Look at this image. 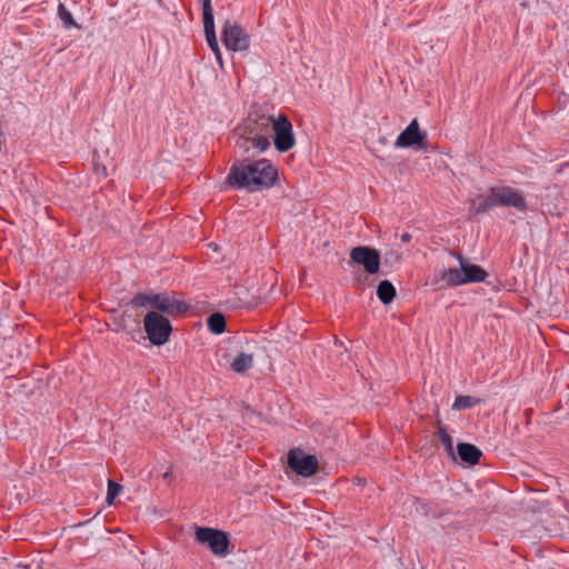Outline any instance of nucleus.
Instances as JSON below:
<instances>
[{"instance_id": "obj_1", "label": "nucleus", "mask_w": 569, "mask_h": 569, "mask_svg": "<svg viewBox=\"0 0 569 569\" xmlns=\"http://www.w3.org/2000/svg\"><path fill=\"white\" fill-rule=\"evenodd\" d=\"M277 179L278 170L268 159L237 160L227 177L233 188L249 192L270 189Z\"/></svg>"}, {"instance_id": "obj_2", "label": "nucleus", "mask_w": 569, "mask_h": 569, "mask_svg": "<svg viewBox=\"0 0 569 569\" xmlns=\"http://www.w3.org/2000/svg\"><path fill=\"white\" fill-rule=\"evenodd\" d=\"M273 114H257L249 117L243 127L242 133L237 146L248 150L250 147L259 152H264L270 148V137L272 131Z\"/></svg>"}, {"instance_id": "obj_3", "label": "nucleus", "mask_w": 569, "mask_h": 569, "mask_svg": "<svg viewBox=\"0 0 569 569\" xmlns=\"http://www.w3.org/2000/svg\"><path fill=\"white\" fill-rule=\"evenodd\" d=\"M495 207H511L519 212H525L528 208L521 192L509 186L491 187L487 196L481 198L479 202L472 201V209L476 214L487 212Z\"/></svg>"}, {"instance_id": "obj_4", "label": "nucleus", "mask_w": 569, "mask_h": 569, "mask_svg": "<svg viewBox=\"0 0 569 569\" xmlns=\"http://www.w3.org/2000/svg\"><path fill=\"white\" fill-rule=\"evenodd\" d=\"M143 327L150 342L154 346L164 345L172 331L170 321L156 311H150L146 315Z\"/></svg>"}, {"instance_id": "obj_5", "label": "nucleus", "mask_w": 569, "mask_h": 569, "mask_svg": "<svg viewBox=\"0 0 569 569\" xmlns=\"http://www.w3.org/2000/svg\"><path fill=\"white\" fill-rule=\"evenodd\" d=\"M271 136L273 137L274 148L279 152H287L296 144L292 123L283 113L273 114Z\"/></svg>"}, {"instance_id": "obj_6", "label": "nucleus", "mask_w": 569, "mask_h": 569, "mask_svg": "<svg viewBox=\"0 0 569 569\" xmlns=\"http://www.w3.org/2000/svg\"><path fill=\"white\" fill-rule=\"evenodd\" d=\"M221 40L230 51H244L250 46V37L238 22L227 20L221 31Z\"/></svg>"}, {"instance_id": "obj_7", "label": "nucleus", "mask_w": 569, "mask_h": 569, "mask_svg": "<svg viewBox=\"0 0 569 569\" xmlns=\"http://www.w3.org/2000/svg\"><path fill=\"white\" fill-rule=\"evenodd\" d=\"M287 463L292 471L303 478L315 476L319 469L318 458L313 455H307L301 448L289 450Z\"/></svg>"}, {"instance_id": "obj_8", "label": "nucleus", "mask_w": 569, "mask_h": 569, "mask_svg": "<svg viewBox=\"0 0 569 569\" xmlns=\"http://www.w3.org/2000/svg\"><path fill=\"white\" fill-rule=\"evenodd\" d=\"M196 539L208 545L211 552L218 557H224L228 553L230 541L224 531L209 527H197Z\"/></svg>"}, {"instance_id": "obj_9", "label": "nucleus", "mask_w": 569, "mask_h": 569, "mask_svg": "<svg viewBox=\"0 0 569 569\" xmlns=\"http://www.w3.org/2000/svg\"><path fill=\"white\" fill-rule=\"evenodd\" d=\"M395 147H418V149L421 150H426L428 148L427 133L420 130L417 119H413L409 126L397 137Z\"/></svg>"}, {"instance_id": "obj_10", "label": "nucleus", "mask_w": 569, "mask_h": 569, "mask_svg": "<svg viewBox=\"0 0 569 569\" xmlns=\"http://www.w3.org/2000/svg\"><path fill=\"white\" fill-rule=\"evenodd\" d=\"M350 259L352 262L363 266L369 274H375L379 271L380 253L375 248L365 246L355 247L350 251Z\"/></svg>"}, {"instance_id": "obj_11", "label": "nucleus", "mask_w": 569, "mask_h": 569, "mask_svg": "<svg viewBox=\"0 0 569 569\" xmlns=\"http://www.w3.org/2000/svg\"><path fill=\"white\" fill-rule=\"evenodd\" d=\"M153 308L156 310L162 311L167 315H174L186 310V306L183 302L178 301L168 295L154 293L153 297Z\"/></svg>"}, {"instance_id": "obj_12", "label": "nucleus", "mask_w": 569, "mask_h": 569, "mask_svg": "<svg viewBox=\"0 0 569 569\" xmlns=\"http://www.w3.org/2000/svg\"><path fill=\"white\" fill-rule=\"evenodd\" d=\"M459 260L462 264L465 284L486 280L487 272L481 267L463 261L461 256H459Z\"/></svg>"}, {"instance_id": "obj_13", "label": "nucleus", "mask_w": 569, "mask_h": 569, "mask_svg": "<svg viewBox=\"0 0 569 569\" xmlns=\"http://www.w3.org/2000/svg\"><path fill=\"white\" fill-rule=\"evenodd\" d=\"M458 455L463 462L476 465L479 462L482 452L471 443H458Z\"/></svg>"}, {"instance_id": "obj_14", "label": "nucleus", "mask_w": 569, "mask_h": 569, "mask_svg": "<svg viewBox=\"0 0 569 569\" xmlns=\"http://www.w3.org/2000/svg\"><path fill=\"white\" fill-rule=\"evenodd\" d=\"M441 279L449 287L465 284L462 264H460V268H449L448 270H445L441 274Z\"/></svg>"}, {"instance_id": "obj_15", "label": "nucleus", "mask_w": 569, "mask_h": 569, "mask_svg": "<svg viewBox=\"0 0 569 569\" xmlns=\"http://www.w3.org/2000/svg\"><path fill=\"white\" fill-rule=\"evenodd\" d=\"M377 296L383 305H388L396 297V288L389 280H382L378 284Z\"/></svg>"}, {"instance_id": "obj_16", "label": "nucleus", "mask_w": 569, "mask_h": 569, "mask_svg": "<svg viewBox=\"0 0 569 569\" xmlns=\"http://www.w3.org/2000/svg\"><path fill=\"white\" fill-rule=\"evenodd\" d=\"M253 365V357L250 353L240 352L231 362V369L234 372L242 373Z\"/></svg>"}, {"instance_id": "obj_17", "label": "nucleus", "mask_w": 569, "mask_h": 569, "mask_svg": "<svg viewBox=\"0 0 569 569\" xmlns=\"http://www.w3.org/2000/svg\"><path fill=\"white\" fill-rule=\"evenodd\" d=\"M203 30H204L206 40H207L209 48L211 50L217 49V47L219 44H218L216 30H214V18H208V19L203 20Z\"/></svg>"}, {"instance_id": "obj_18", "label": "nucleus", "mask_w": 569, "mask_h": 569, "mask_svg": "<svg viewBox=\"0 0 569 569\" xmlns=\"http://www.w3.org/2000/svg\"><path fill=\"white\" fill-rule=\"evenodd\" d=\"M208 329L214 335H221L226 330V319L221 313H212L207 320Z\"/></svg>"}, {"instance_id": "obj_19", "label": "nucleus", "mask_w": 569, "mask_h": 569, "mask_svg": "<svg viewBox=\"0 0 569 569\" xmlns=\"http://www.w3.org/2000/svg\"><path fill=\"white\" fill-rule=\"evenodd\" d=\"M58 17L62 22L64 29L69 30L71 28H80V26L74 21L71 12L64 7L62 2L58 6Z\"/></svg>"}, {"instance_id": "obj_20", "label": "nucleus", "mask_w": 569, "mask_h": 569, "mask_svg": "<svg viewBox=\"0 0 569 569\" xmlns=\"http://www.w3.org/2000/svg\"><path fill=\"white\" fill-rule=\"evenodd\" d=\"M480 403V399L471 396H458L452 405L453 410H463L472 408Z\"/></svg>"}, {"instance_id": "obj_21", "label": "nucleus", "mask_w": 569, "mask_h": 569, "mask_svg": "<svg viewBox=\"0 0 569 569\" xmlns=\"http://www.w3.org/2000/svg\"><path fill=\"white\" fill-rule=\"evenodd\" d=\"M153 297L154 293H138L132 298L131 305L133 307L153 308Z\"/></svg>"}, {"instance_id": "obj_22", "label": "nucleus", "mask_w": 569, "mask_h": 569, "mask_svg": "<svg viewBox=\"0 0 569 569\" xmlns=\"http://www.w3.org/2000/svg\"><path fill=\"white\" fill-rule=\"evenodd\" d=\"M438 436H439V439H440L442 446L445 447L446 451L448 453L452 455L453 453L452 438L447 432L446 428L440 427L438 430Z\"/></svg>"}, {"instance_id": "obj_23", "label": "nucleus", "mask_w": 569, "mask_h": 569, "mask_svg": "<svg viewBox=\"0 0 569 569\" xmlns=\"http://www.w3.org/2000/svg\"><path fill=\"white\" fill-rule=\"evenodd\" d=\"M198 2L201 4L203 20L208 18H213L211 0H198Z\"/></svg>"}, {"instance_id": "obj_24", "label": "nucleus", "mask_w": 569, "mask_h": 569, "mask_svg": "<svg viewBox=\"0 0 569 569\" xmlns=\"http://www.w3.org/2000/svg\"><path fill=\"white\" fill-rule=\"evenodd\" d=\"M121 487L113 481L108 483V500H112L120 491Z\"/></svg>"}, {"instance_id": "obj_25", "label": "nucleus", "mask_w": 569, "mask_h": 569, "mask_svg": "<svg viewBox=\"0 0 569 569\" xmlns=\"http://www.w3.org/2000/svg\"><path fill=\"white\" fill-rule=\"evenodd\" d=\"M212 52L214 53V57H216V60L218 61V63L222 64V56H221L219 46L217 47V49H212Z\"/></svg>"}, {"instance_id": "obj_26", "label": "nucleus", "mask_w": 569, "mask_h": 569, "mask_svg": "<svg viewBox=\"0 0 569 569\" xmlns=\"http://www.w3.org/2000/svg\"><path fill=\"white\" fill-rule=\"evenodd\" d=\"M400 239L403 243H407L412 239V236L409 232H403Z\"/></svg>"}, {"instance_id": "obj_27", "label": "nucleus", "mask_w": 569, "mask_h": 569, "mask_svg": "<svg viewBox=\"0 0 569 569\" xmlns=\"http://www.w3.org/2000/svg\"><path fill=\"white\" fill-rule=\"evenodd\" d=\"M163 478L164 479H172V473L170 471H167L164 475H163Z\"/></svg>"}]
</instances>
